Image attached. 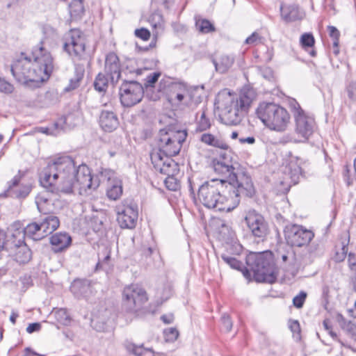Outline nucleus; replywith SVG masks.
<instances>
[{
  "label": "nucleus",
  "mask_w": 356,
  "mask_h": 356,
  "mask_svg": "<svg viewBox=\"0 0 356 356\" xmlns=\"http://www.w3.org/2000/svg\"><path fill=\"white\" fill-rule=\"evenodd\" d=\"M108 183L106 195L110 200L119 199L123 192L121 179L115 177V172L103 169L97 175H92L86 165L76 167L72 157L67 155L59 156L42 172L40 177L42 184L52 192H63L65 194L73 193L74 189L86 191L96 189L101 181Z\"/></svg>",
  "instance_id": "1"
},
{
  "label": "nucleus",
  "mask_w": 356,
  "mask_h": 356,
  "mask_svg": "<svg viewBox=\"0 0 356 356\" xmlns=\"http://www.w3.org/2000/svg\"><path fill=\"white\" fill-rule=\"evenodd\" d=\"M33 61L22 54L11 66V72L21 83L43 82L47 80L53 71V58L47 44L43 39L32 50Z\"/></svg>",
  "instance_id": "2"
},
{
  "label": "nucleus",
  "mask_w": 356,
  "mask_h": 356,
  "mask_svg": "<svg viewBox=\"0 0 356 356\" xmlns=\"http://www.w3.org/2000/svg\"><path fill=\"white\" fill-rule=\"evenodd\" d=\"M256 98V90L250 85L244 86L237 95H232L227 89L219 92L215 104L222 110L221 122L227 125L240 124Z\"/></svg>",
  "instance_id": "3"
},
{
  "label": "nucleus",
  "mask_w": 356,
  "mask_h": 356,
  "mask_svg": "<svg viewBox=\"0 0 356 356\" xmlns=\"http://www.w3.org/2000/svg\"><path fill=\"white\" fill-rule=\"evenodd\" d=\"M222 179H211L202 184L197 193L198 200L207 208L231 211L240 202L242 195L229 192Z\"/></svg>",
  "instance_id": "4"
},
{
  "label": "nucleus",
  "mask_w": 356,
  "mask_h": 356,
  "mask_svg": "<svg viewBox=\"0 0 356 356\" xmlns=\"http://www.w3.org/2000/svg\"><path fill=\"white\" fill-rule=\"evenodd\" d=\"M213 168L216 174L221 176L218 179L225 182V189L229 192L233 191L234 193H237L246 197L254 195V188L251 177L245 173L236 172L227 154L213 160Z\"/></svg>",
  "instance_id": "5"
},
{
  "label": "nucleus",
  "mask_w": 356,
  "mask_h": 356,
  "mask_svg": "<svg viewBox=\"0 0 356 356\" xmlns=\"http://www.w3.org/2000/svg\"><path fill=\"white\" fill-rule=\"evenodd\" d=\"M256 115L269 129L278 132L284 131L290 123V115L284 107L270 102H261Z\"/></svg>",
  "instance_id": "6"
},
{
  "label": "nucleus",
  "mask_w": 356,
  "mask_h": 356,
  "mask_svg": "<svg viewBox=\"0 0 356 356\" xmlns=\"http://www.w3.org/2000/svg\"><path fill=\"white\" fill-rule=\"evenodd\" d=\"M246 264L253 273L257 282L269 284L275 282L277 278L273 254L270 251L250 252L246 257Z\"/></svg>",
  "instance_id": "7"
},
{
  "label": "nucleus",
  "mask_w": 356,
  "mask_h": 356,
  "mask_svg": "<svg viewBox=\"0 0 356 356\" xmlns=\"http://www.w3.org/2000/svg\"><path fill=\"white\" fill-rule=\"evenodd\" d=\"M186 136L187 133L185 130L161 129L157 142L159 149L153 151L151 154H159L163 161L165 158L172 159V156L179 153Z\"/></svg>",
  "instance_id": "8"
},
{
  "label": "nucleus",
  "mask_w": 356,
  "mask_h": 356,
  "mask_svg": "<svg viewBox=\"0 0 356 356\" xmlns=\"http://www.w3.org/2000/svg\"><path fill=\"white\" fill-rule=\"evenodd\" d=\"M291 106L296 122L295 131L298 136V138L287 136L284 139L285 142L294 143H305L314 133L315 127L314 120L306 115L299 104L296 101L291 103Z\"/></svg>",
  "instance_id": "9"
},
{
  "label": "nucleus",
  "mask_w": 356,
  "mask_h": 356,
  "mask_svg": "<svg viewBox=\"0 0 356 356\" xmlns=\"http://www.w3.org/2000/svg\"><path fill=\"white\" fill-rule=\"evenodd\" d=\"M152 163L161 174L167 175L164 180L165 187L172 191H177L180 187L179 181L175 177L179 172V167L172 159L165 158L163 161L159 154H151Z\"/></svg>",
  "instance_id": "10"
},
{
  "label": "nucleus",
  "mask_w": 356,
  "mask_h": 356,
  "mask_svg": "<svg viewBox=\"0 0 356 356\" xmlns=\"http://www.w3.org/2000/svg\"><path fill=\"white\" fill-rule=\"evenodd\" d=\"M147 300L148 296L146 291L138 284L127 285L122 291V307L127 312H137Z\"/></svg>",
  "instance_id": "11"
},
{
  "label": "nucleus",
  "mask_w": 356,
  "mask_h": 356,
  "mask_svg": "<svg viewBox=\"0 0 356 356\" xmlns=\"http://www.w3.org/2000/svg\"><path fill=\"white\" fill-rule=\"evenodd\" d=\"M63 45L64 50L74 61L83 58L86 42L83 33L79 29H71L66 35Z\"/></svg>",
  "instance_id": "12"
},
{
  "label": "nucleus",
  "mask_w": 356,
  "mask_h": 356,
  "mask_svg": "<svg viewBox=\"0 0 356 356\" xmlns=\"http://www.w3.org/2000/svg\"><path fill=\"white\" fill-rule=\"evenodd\" d=\"M144 96L143 86L134 81H124L120 88V99L124 107H131L141 102Z\"/></svg>",
  "instance_id": "13"
},
{
  "label": "nucleus",
  "mask_w": 356,
  "mask_h": 356,
  "mask_svg": "<svg viewBox=\"0 0 356 356\" xmlns=\"http://www.w3.org/2000/svg\"><path fill=\"white\" fill-rule=\"evenodd\" d=\"M286 243L291 246L301 247L309 244L314 238V233L302 225L292 224L284 228Z\"/></svg>",
  "instance_id": "14"
},
{
  "label": "nucleus",
  "mask_w": 356,
  "mask_h": 356,
  "mask_svg": "<svg viewBox=\"0 0 356 356\" xmlns=\"http://www.w3.org/2000/svg\"><path fill=\"white\" fill-rule=\"evenodd\" d=\"M245 221L254 236L264 238L267 235L268 224L263 216L255 210H249L246 213Z\"/></svg>",
  "instance_id": "15"
},
{
  "label": "nucleus",
  "mask_w": 356,
  "mask_h": 356,
  "mask_svg": "<svg viewBox=\"0 0 356 356\" xmlns=\"http://www.w3.org/2000/svg\"><path fill=\"white\" fill-rule=\"evenodd\" d=\"M117 221L122 228L135 227L138 219V211L130 205L119 204L115 207Z\"/></svg>",
  "instance_id": "16"
},
{
  "label": "nucleus",
  "mask_w": 356,
  "mask_h": 356,
  "mask_svg": "<svg viewBox=\"0 0 356 356\" xmlns=\"http://www.w3.org/2000/svg\"><path fill=\"white\" fill-rule=\"evenodd\" d=\"M21 175H15L8 182L7 189L1 196L6 197L23 199L28 196L31 191L30 185L21 184Z\"/></svg>",
  "instance_id": "17"
},
{
  "label": "nucleus",
  "mask_w": 356,
  "mask_h": 356,
  "mask_svg": "<svg viewBox=\"0 0 356 356\" xmlns=\"http://www.w3.org/2000/svg\"><path fill=\"white\" fill-rule=\"evenodd\" d=\"M188 94V86L183 82H171L166 88V97L172 105H180Z\"/></svg>",
  "instance_id": "18"
},
{
  "label": "nucleus",
  "mask_w": 356,
  "mask_h": 356,
  "mask_svg": "<svg viewBox=\"0 0 356 356\" xmlns=\"http://www.w3.org/2000/svg\"><path fill=\"white\" fill-rule=\"evenodd\" d=\"M104 70L113 83H116L120 76V64L118 56L113 52L106 56Z\"/></svg>",
  "instance_id": "19"
},
{
  "label": "nucleus",
  "mask_w": 356,
  "mask_h": 356,
  "mask_svg": "<svg viewBox=\"0 0 356 356\" xmlns=\"http://www.w3.org/2000/svg\"><path fill=\"white\" fill-rule=\"evenodd\" d=\"M58 156H56L55 158H54L53 159H51L48 163L47 165L43 168V169L42 170V171L40 172V175H39V181H40V177H41V174L42 173L43 170L52 162H54V161L57 159ZM41 186L42 187H44V188L47 189V193H40L35 198V203L37 204V207H38V211H40V213H42V214H47L48 212L50 211V209L48 207V206H50L52 203V201L50 200V198L48 197V194L47 193L48 192H50L51 193H54V194H60V193H63V192H59V193H55V192H52L51 191H50L49 188H47V187H44L41 181H40Z\"/></svg>",
  "instance_id": "20"
},
{
  "label": "nucleus",
  "mask_w": 356,
  "mask_h": 356,
  "mask_svg": "<svg viewBox=\"0 0 356 356\" xmlns=\"http://www.w3.org/2000/svg\"><path fill=\"white\" fill-rule=\"evenodd\" d=\"M9 239L8 243L11 247L20 245L25 243L26 234L23 224L19 221L12 223L8 228Z\"/></svg>",
  "instance_id": "21"
},
{
  "label": "nucleus",
  "mask_w": 356,
  "mask_h": 356,
  "mask_svg": "<svg viewBox=\"0 0 356 356\" xmlns=\"http://www.w3.org/2000/svg\"><path fill=\"white\" fill-rule=\"evenodd\" d=\"M99 123L104 131L111 132L118 127L119 121L113 112L102 111L99 115Z\"/></svg>",
  "instance_id": "22"
},
{
  "label": "nucleus",
  "mask_w": 356,
  "mask_h": 356,
  "mask_svg": "<svg viewBox=\"0 0 356 356\" xmlns=\"http://www.w3.org/2000/svg\"><path fill=\"white\" fill-rule=\"evenodd\" d=\"M285 174L287 179L291 180V183L296 184L302 175V168L300 167V159L298 158H291L285 168ZM286 179V178H285ZM284 181L287 182L286 180Z\"/></svg>",
  "instance_id": "23"
},
{
  "label": "nucleus",
  "mask_w": 356,
  "mask_h": 356,
  "mask_svg": "<svg viewBox=\"0 0 356 356\" xmlns=\"http://www.w3.org/2000/svg\"><path fill=\"white\" fill-rule=\"evenodd\" d=\"M71 242V236L65 232L56 233L50 238V243L56 252H61L68 248Z\"/></svg>",
  "instance_id": "24"
},
{
  "label": "nucleus",
  "mask_w": 356,
  "mask_h": 356,
  "mask_svg": "<svg viewBox=\"0 0 356 356\" xmlns=\"http://www.w3.org/2000/svg\"><path fill=\"white\" fill-rule=\"evenodd\" d=\"M60 220L58 218L49 212L47 214H43L41 217L40 227L45 234V236L54 232L58 228Z\"/></svg>",
  "instance_id": "25"
},
{
  "label": "nucleus",
  "mask_w": 356,
  "mask_h": 356,
  "mask_svg": "<svg viewBox=\"0 0 356 356\" xmlns=\"http://www.w3.org/2000/svg\"><path fill=\"white\" fill-rule=\"evenodd\" d=\"M70 291L78 298H85L90 293V284L86 280H75L70 286Z\"/></svg>",
  "instance_id": "26"
},
{
  "label": "nucleus",
  "mask_w": 356,
  "mask_h": 356,
  "mask_svg": "<svg viewBox=\"0 0 356 356\" xmlns=\"http://www.w3.org/2000/svg\"><path fill=\"white\" fill-rule=\"evenodd\" d=\"M281 17L286 22L296 21L302 17L298 8L295 5H285L280 8Z\"/></svg>",
  "instance_id": "27"
},
{
  "label": "nucleus",
  "mask_w": 356,
  "mask_h": 356,
  "mask_svg": "<svg viewBox=\"0 0 356 356\" xmlns=\"http://www.w3.org/2000/svg\"><path fill=\"white\" fill-rule=\"evenodd\" d=\"M234 63V56L229 55H222L218 59L213 60L216 70L222 74L227 72L232 67Z\"/></svg>",
  "instance_id": "28"
},
{
  "label": "nucleus",
  "mask_w": 356,
  "mask_h": 356,
  "mask_svg": "<svg viewBox=\"0 0 356 356\" xmlns=\"http://www.w3.org/2000/svg\"><path fill=\"white\" fill-rule=\"evenodd\" d=\"M15 248V259L19 264H25L30 261L31 258V251L26 243L20 245L11 247Z\"/></svg>",
  "instance_id": "29"
},
{
  "label": "nucleus",
  "mask_w": 356,
  "mask_h": 356,
  "mask_svg": "<svg viewBox=\"0 0 356 356\" xmlns=\"http://www.w3.org/2000/svg\"><path fill=\"white\" fill-rule=\"evenodd\" d=\"M40 227V223L31 222L24 227L26 237L34 241H39L44 238L45 234Z\"/></svg>",
  "instance_id": "30"
},
{
  "label": "nucleus",
  "mask_w": 356,
  "mask_h": 356,
  "mask_svg": "<svg viewBox=\"0 0 356 356\" xmlns=\"http://www.w3.org/2000/svg\"><path fill=\"white\" fill-rule=\"evenodd\" d=\"M314 44L315 39L312 33H304L301 35L300 44L304 50L308 51L312 57L316 56V51L314 49Z\"/></svg>",
  "instance_id": "31"
},
{
  "label": "nucleus",
  "mask_w": 356,
  "mask_h": 356,
  "mask_svg": "<svg viewBox=\"0 0 356 356\" xmlns=\"http://www.w3.org/2000/svg\"><path fill=\"white\" fill-rule=\"evenodd\" d=\"M200 140L205 145L214 147L222 149H227L228 148V145L226 143L209 133L202 134L200 136Z\"/></svg>",
  "instance_id": "32"
},
{
  "label": "nucleus",
  "mask_w": 356,
  "mask_h": 356,
  "mask_svg": "<svg viewBox=\"0 0 356 356\" xmlns=\"http://www.w3.org/2000/svg\"><path fill=\"white\" fill-rule=\"evenodd\" d=\"M84 72V66L83 65L76 64L74 77L70 79L69 85L65 88V90L70 91L77 88L83 78Z\"/></svg>",
  "instance_id": "33"
},
{
  "label": "nucleus",
  "mask_w": 356,
  "mask_h": 356,
  "mask_svg": "<svg viewBox=\"0 0 356 356\" xmlns=\"http://www.w3.org/2000/svg\"><path fill=\"white\" fill-rule=\"evenodd\" d=\"M195 131L202 132L208 130L211 124L209 118L206 115V111L202 110L197 113L195 117Z\"/></svg>",
  "instance_id": "34"
},
{
  "label": "nucleus",
  "mask_w": 356,
  "mask_h": 356,
  "mask_svg": "<svg viewBox=\"0 0 356 356\" xmlns=\"http://www.w3.org/2000/svg\"><path fill=\"white\" fill-rule=\"evenodd\" d=\"M127 348L136 356H154V353L152 349L146 348L143 346L130 344Z\"/></svg>",
  "instance_id": "35"
},
{
  "label": "nucleus",
  "mask_w": 356,
  "mask_h": 356,
  "mask_svg": "<svg viewBox=\"0 0 356 356\" xmlns=\"http://www.w3.org/2000/svg\"><path fill=\"white\" fill-rule=\"evenodd\" d=\"M195 26L197 29L202 33H209L216 31L214 25L206 19L197 20Z\"/></svg>",
  "instance_id": "36"
},
{
  "label": "nucleus",
  "mask_w": 356,
  "mask_h": 356,
  "mask_svg": "<svg viewBox=\"0 0 356 356\" xmlns=\"http://www.w3.org/2000/svg\"><path fill=\"white\" fill-rule=\"evenodd\" d=\"M327 31H328L329 36L332 38V40L333 41V47H334L333 52L335 55H338L339 53V44L340 32L334 26H328Z\"/></svg>",
  "instance_id": "37"
},
{
  "label": "nucleus",
  "mask_w": 356,
  "mask_h": 356,
  "mask_svg": "<svg viewBox=\"0 0 356 356\" xmlns=\"http://www.w3.org/2000/svg\"><path fill=\"white\" fill-rule=\"evenodd\" d=\"M108 79L106 76L102 73H99L94 81L95 89L98 92H105L107 90Z\"/></svg>",
  "instance_id": "38"
},
{
  "label": "nucleus",
  "mask_w": 356,
  "mask_h": 356,
  "mask_svg": "<svg viewBox=\"0 0 356 356\" xmlns=\"http://www.w3.org/2000/svg\"><path fill=\"white\" fill-rule=\"evenodd\" d=\"M70 13L72 17H77L83 15L84 7L82 0H73L70 6Z\"/></svg>",
  "instance_id": "39"
},
{
  "label": "nucleus",
  "mask_w": 356,
  "mask_h": 356,
  "mask_svg": "<svg viewBox=\"0 0 356 356\" xmlns=\"http://www.w3.org/2000/svg\"><path fill=\"white\" fill-rule=\"evenodd\" d=\"M53 314L56 321L63 325H67L70 322V317L66 309H55Z\"/></svg>",
  "instance_id": "40"
},
{
  "label": "nucleus",
  "mask_w": 356,
  "mask_h": 356,
  "mask_svg": "<svg viewBox=\"0 0 356 356\" xmlns=\"http://www.w3.org/2000/svg\"><path fill=\"white\" fill-rule=\"evenodd\" d=\"M149 22L155 29L163 31L164 29V20L163 15L159 12H154L149 17Z\"/></svg>",
  "instance_id": "41"
},
{
  "label": "nucleus",
  "mask_w": 356,
  "mask_h": 356,
  "mask_svg": "<svg viewBox=\"0 0 356 356\" xmlns=\"http://www.w3.org/2000/svg\"><path fill=\"white\" fill-rule=\"evenodd\" d=\"M222 259L228 264L232 268L238 270H243V264L233 257H230L226 254L221 256Z\"/></svg>",
  "instance_id": "42"
},
{
  "label": "nucleus",
  "mask_w": 356,
  "mask_h": 356,
  "mask_svg": "<svg viewBox=\"0 0 356 356\" xmlns=\"http://www.w3.org/2000/svg\"><path fill=\"white\" fill-rule=\"evenodd\" d=\"M164 337L168 342L175 341L179 337V331L175 327H168L163 331Z\"/></svg>",
  "instance_id": "43"
},
{
  "label": "nucleus",
  "mask_w": 356,
  "mask_h": 356,
  "mask_svg": "<svg viewBox=\"0 0 356 356\" xmlns=\"http://www.w3.org/2000/svg\"><path fill=\"white\" fill-rule=\"evenodd\" d=\"M323 325L324 329L327 331L328 334L333 339L338 340L339 342H340L344 346H349L347 342H344L340 339H338L337 334L332 330V325L329 319H325L323 322Z\"/></svg>",
  "instance_id": "44"
},
{
  "label": "nucleus",
  "mask_w": 356,
  "mask_h": 356,
  "mask_svg": "<svg viewBox=\"0 0 356 356\" xmlns=\"http://www.w3.org/2000/svg\"><path fill=\"white\" fill-rule=\"evenodd\" d=\"M307 297V293L304 291H300V293L296 296L293 299V304L296 308H302Z\"/></svg>",
  "instance_id": "45"
},
{
  "label": "nucleus",
  "mask_w": 356,
  "mask_h": 356,
  "mask_svg": "<svg viewBox=\"0 0 356 356\" xmlns=\"http://www.w3.org/2000/svg\"><path fill=\"white\" fill-rule=\"evenodd\" d=\"M289 327L293 332V337L300 339V326L299 322L296 320H291L289 322Z\"/></svg>",
  "instance_id": "46"
},
{
  "label": "nucleus",
  "mask_w": 356,
  "mask_h": 356,
  "mask_svg": "<svg viewBox=\"0 0 356 356\" xmlns=\"http://www.w3.org/2000/svg\"><path fill=\"white\" fill-rule=\"evenodd\" d=\"M160 76V73L154 72L148 75L145 79V86L146 88L152 86L155 83Z\"/></svg>",
  "instance_id": "47"
},
{
  "label": "nucleus",
  "mask_w": 356,
  "mask_h": 356,
  "mask_svg": "<svg viewBox=\"0 0 356 356\" xmlns=\"http://www.w3.org/2000/svg\"><path fill=\"white\" fill-rule=\"evenodd\" d=\"M222 328L225 332H229L232 328V322L230 317L227 314H223L221 317Z\"/></svg>",
  "instance_id": "48"
},
{
  "label": "nucleus",
  "mask_w": 356,
  "mask_h": 356,
  "mask_svg": "<svg viewBox=\"0 0 356 356\" xmlns=\"http://www.w3.org/2000/svg\"><path fill=\"white\" fill-rule=\"evenodd\" d=\"M13 86L6 80L0 78V91L5 93H11L13 91Z\"/></svg>",
  "instance_id": "49"
},
{
  "label": "nucleus",
  "mask_w": 356,
  "mask_h": 356,
  "mask_svg": "<svg viewBox=\"0 0 356 356\" xmlns=\"http://www.w3.org/2000/svg\"><path fill=\"white\" fill-rule=\"evenodd\" d=\"M135 35L136 37L146 41L148 40L150 38V33L146 29H139L135 31Z\"/></svg>",
  "instance_id": "50"
},
{
  "label": "nucleus",
  "mask_w": 356,
  "mask_h": 356,
  "mask_svg": "<svg viewBox=\"0 0 356 356\" xmlns=\"http://www.w3.org/2000/svg\"><path fill=\"white\" fill-rule=\"evenodd\" d=\"M260 39L259 35L257 32H254L246 38L245 43L250 45H254L257 44Z\"/></svg>",
  "instance_id": "51"
},
{
  "label": "nucleus",
  "mask_w": 356,
  "mask_h": 356,
  "mask_svg": "<svg viewBox=\"0 0 356 356\" xmlns=\"http://www.w3.org/2000/svg\"><path fill=\"white\" fill-rule=\"evenodd\" d=\"M346 332L350 340L356 342V330L353 327V325L350 323L348 325Z\"/></svg>",
  "instance_id": "52"
},
{
  "label": "nucleus",
  "mask_w": 356,
  "mask_h": 356,
  "mask_svg": "<svg viewBox=\"0 0 356 356\" xmlns=\"http://www.w3.org/2000/svg\"><path fill=\"white\" fill-rule=\"evenodd\" d=\"M41 329V324L40 323H30L26 327V332L31 334L34 332H38Z\"/></svg>",
  "instance_id": "53"
},
{
  "label": "nucleus",
  "mask_w": 356,
  "mask_h": 356,
  "mask_svg": "<svg viewBox=\"0 0 356 356\" xmlns=\"http://www.w3.org/2000/svg\"><path fill=\"white\" fill-rule=\"evenodd\" d=\"M352 256L353 254H350V257ZM349 267L354 274V289L356 291V262L352 261L351 258H349Z\"/></svg>",
  "instance_id": "54"
},
{
  "label": "nucleus",
  "mask_w": 356,
  "mask_h": 356,
  "mask_svg": "<svg viewBox=\"0 0 356 356\" xmlns=\"http://www.w3.org/2000/svg\"><path fill=\"white\" fill-rule=\"evenodd\" d=\"M161 321L165 324H170L174 321V316L172 314H165L161 316Z\"/></svg>",
  "instance_id": "55"
},
{
  "label": "nucleus",
  "mask_w": 356,
  "mask_h": 356,
  "mask_svg": "<svg viewBox=\"0 0 356 356\" xmlns=\"http://www.w3.org/2000/svg\"><path fill=\"white\" fill-rule=\"evenodd\" d=\"M239 142L241 144L248 143V144H254L255 143V138L253 136H250L247 138H239Z\"/></svg>",
  "instance_id": "56"
},
{
  "label": "nucleus",
  "mask_w": 356,
  "mask_h": 356,
  "mask_svg": "<svg viewBox=\"0 0 356 356\" xmlns=\"http://www.w3.org/2000/svg\"><path fill=\"white\" fill-rule=\"evenodd\" d=\"M348 315L354 318H356V301L355 302L354 307L348 309Z\"/></svg>",
  "instance_id": "57"
},
{
  "label": "nucleus",
  "mask_w": 356,
  "mask_h": 356,
  "mask_svg": "<svg viewBox=\"0 0 356 356\" xmlns=\"http://www.w3.org/2000/svg\"><path fill=\"white\" fill-rule=\"evenodd\" d=\"M38 355V353L32 350L30 348H26L25 349V353L24 356H33Z\"/></svg>",
  "instance_id": "58"
},
{
  "label": "nucleus",
  "mask_w": 356,
  "mask_h": 356,
  "mask_svg": "<svg viewBox=\"0 0 356 356\" xmlns=\"http://www.w3.org/2000/svg\"><path fill=\"white\" fill-rule=\"evenodd\" d=\"M341 250H342L341 256L339 257V259H340V260H343L344 259L346 254H347L348 248L346 245H343L341 248Z\"/></svg>",
  "instance_id": "59"
},
{
  "label": "nucleus",
  "mask_w": 356,
  "mask_h": 356,
  "mask_svg": "<svg viewBox=\"0 0 356 356\" xmlns=\"http://www.w3.org/2000/svg\"><path fill=\"white\" fill-rule=\"evenodd\" d=\"M5 241V235L3 232H0V250L3 248Z\"/></svg>",
  "instance_id": "60"
},
{
  "label": "nucleus",
  "mask_w": 356,
  "mask_h": 356,
  "mask_svg": "<svg viewBox=\"0 0 356 356\" xmlns=\"http://www.w3.org/2000/svg\"><path fill=\"white\" fill-rule=\"evenodd\" d=\"M18 315L14 312L12 313V314L10 316V321L15 324L16 322V318H17Z\"/></svg>",
  "instance_id": "61"
},
{
  "label": "nucleus",
  "mask_w": 356,
  "mask_h": 356,
  "mask_svg": "<svg viewBox=\"0 0 356 356\" xmlns=\"http://www.w3.org/2000/svg\"><path fill=\"white\" fill-rule=\"evenodd\" d=\"M162 3L165 8H168L170 7V3H172V0H161Z\"/></svg>",
  "instance_id": "62"
},
{
  "label": "nucleus",
  "mask_w": 356,
  "mask_h": 356,
  "mask_svg": "<svg viewBox=\"0 0 356 356\" xmlns=\"http://www.w3.org/2000/svg\"><path fill=\"white\" fill-rule=\"evenodd\" d=\"M152 249L151 248H147V249L144 250V254L145 256H149L152 254Z\"/></svg>",
  "instance_id": "63"
},
{
  "label": "nucleus",
  "mask_w": 356,
  "mask_h": 356,
  "mask_svg": "<svg viewBox=\"0 0 356 356\" xmlns=\"http://www.w3.org/2000/svg\"><path fill=\"white\" fill-rule=\"evenodd\" d=\"M238 132L237 131H233L232 134H231V138L232 139H236L237 137H238Z\"/></svg>",
  "instance_id": "64"
}]
</instances>
